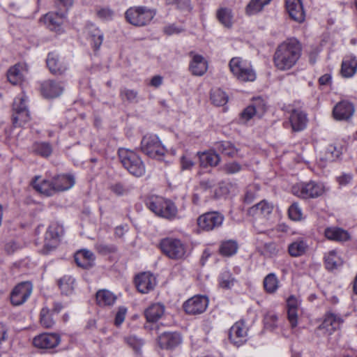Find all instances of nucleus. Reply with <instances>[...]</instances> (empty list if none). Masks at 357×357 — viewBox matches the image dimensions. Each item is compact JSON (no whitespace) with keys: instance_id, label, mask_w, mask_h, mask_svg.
<instances>
[{"instance_id":"nucleus-1","label":"nucleus","mask_w":357,"mask_h":357,"mask_svg":"<svg viewBox=\"0 0 357 357\" xmlns=\"http://www.w3.org/2000/svg\"><path fill=\"white\" fill-rule=\"evenodd\" d=\"M302 52L300 42L294 38H289L280 43L273 55L275 67L280 71L291 69L298 61Z\"/></svg>"},{"instance_id":"nucleus-2","label":"nucleus","mask_w":357,"mask_h":357,"mask_svg":"<svg viewBox=\"0 0 357 357\" xmlns=\"http://www.w3.org/2000/svg\"><path fill=\"white\" fill-rule=\"evenodd\" d=\"M230 71L240 82H254L257 75L251 62L242 57H234L229 63Z\"/></svg>"},{"instance_id":"nucleus-3","label":"nucleus","mask_w":357,"mask_h":357,"mask_svg":"<svg viewBox=\"0 0 357 357\" xmlns=\"http://www.w3.org/2000/svg\"><path fill=\"white\" fill-rule=\"evenodd\" d=\"M146 206L155 215L165 218L172 219L177 214V208L174 204L162 197H149L146 201Z\"/></svg>"},{"instance_id":"nucleus-4","label":"nucleus","mask_w":357,"mask_h":357,"mask_svg":"<svg viewBox=\"0 0 357 357\" xmlns=\"http://www.w3.org/2000/svg\"><path fill=\"white\" fill-rule=\"evenodd\" d=\"M119 156L123 167L133 176H142L146 172L145 165L140 157L134 151L121 149Z\"/></svg>"},{"instance_id":"nucleus-5","label":"nucleus","mask_w":357,"mask_h":357,"mask_svg":"<svg viewBox=\"0 0 357 357\" xmlns=\"http://www.w3.org/2000/svg\"><path fill=\"white\" fill-rule=\"evenodd\" d=\"M155 15V12L146 6L130 7L125 13L127 22L136 26H146Z\"/></svg>"},{"instance_id":"nucleus-6","label":"nucleus","mask_w":357,"mask_h":357,"mask_svg":"<svg viewBox=\"0 0 357 357\" xmlns=\"http://www.w3.org/2000/svg\"><path fill=\"white\" fill-rule=\"evenodd\" d=\"M162 252L172 259H182L187 255V245L180 239L165 238L160 241Z\"/></svg>"},{"instance_id":"nucleus-7","label":"nucleus","mask_w":357,"mask_h":357,"mask_svg":"<svg viewBox=\"0 0 357 357\" xmlns=\"http://www.w3.org/2000/svg\"><path fill=\"white\" fill-rule=\"evenodd\" d=\"M27 97L20 94L15 98L13 105L12 120L15 127H22L30 120V114L26 102Z\"/></svg>"},{"instance_id":"nucleus-8","label":"nucleus","mask_w":357,"mask_h":357,"mask_svg":"<svg viewBox=\"0 0 357 357\" xmlns=\"http://www.w3.org/2000/svg\"><path fill=\"white\" fill-rule=\"evenodd\" d=\"M142 151L150 158H156L165 153V148L159 137L154 134L144 135L141 141Z\"/></svg>"},{"instance_id":"nucleus-9","label":"nucleus","mask_w":357,"mask_h":357,"mask_svg":"<svg viewBox=\"0 0 357 357\" xmlns=\"http://www.w3.org/2000/svg\"><path fill=\"white\" fill-rule=\"evenodd\" d=\"M292 192L303 199L316 198L323 195L324 187L313 181L301 183L293 186Z\"/></svg>"},{"instance_id":"nucleus-10","label":"nucleus","mask_w":357,"mask_h":357,"mask_svg":"<svg viewBox=\"0 0 357 357\" xmlns=\"http://www.w3.org/2000/svg\"><path fill=\"white\" fill-rule=\"evenodd\" d=\"M224 216L220 213L213 211L201 215L197 220L199 229L209 231L220 227L223 222Z\"/></svg>"},{"instance_id":"nucleus-11","label":"nucleus","mask_w":357,"mask_h":357,"mask_svg":"<svg viewBox=\"0 0 357 357\" xmlns=\"http://www.w3.org/2000/svg\"><path fill=\"white\" fill-rule=\"evenodd\" d=\"M61 342V337L56 333H44L33 339L35 347L43 350H50L56 347Z\"/></svg>"},{"instance_id":"nucleus-12","label":"nucleus","mask_w":357,"mask_h":357,"mask_svg":"<svg viewBox=\"0 0 357 357\" xmlns=\"http://www.w3.org/2000/svg\"><path fill=\"white\" fill-rule=\"evenodd\" d=\"M208 300L204 296L197 295L183 303L184 311L192 315H196L203 313L207 308Z\"/></svg>"},{"instance_id":"nucleus-13","label":"nucleus","mask_w":357,"mask_h":357,"mask_svg":"<svg viewBox=\"0 0 357 357\" xmlns=\"http://www.w3.org/2000/svg\"><path fill=\"white\" fill-rule=\"evenodd\" d=\"M32 292V284L29 282L20 283L13 289L10 294L13 305H20L24 303Z\"/></svg>"},{"instance_id":"nucleus-14","label":"nucleus","mask_w":357,"mask_h":357,"mask_svg":"<svg viewBox=\"0 0 357 357\" xmlns=\"http://www.w3.org/2000/svg\"><path fill=\"white\" fill-rule=\"evenodd\" d=\"M343 319L334 313H327L325 315L323 322L318 327V331L324 335H331L342 324Z\"/></svg>"},{"instance_id":"nucleus-15","label":"nucleus","mask_w":357,"mask_h":357,"mask_svg":"<svg viewBox=\"0 0 357 357\" xmlns=\"http://www.w3.org/2000/svg\"><path fill=\"white\" fill-rule=\"evenodd\" d=\"M355 112L354 105L348 100L337 102L333 109V117L337 121H347L352 117Z\"/></svg>"},{"instance_id":"nucleus-16","label":"nucleus","mask_w":357,"mask_h":357,"mask_svg":"<svg viewBox=\"0 0 357 357\" xmlns=\"http://www.w3.org/2000/svg\"><path fill=\"white\" fill-rule=\"evenodd\" d=\"M248 328L245 322L241 321L236 322L229 331L230 340L238 347L246 342Z\"/></svg>"},{"instance_id":"nucleus-17","label":"nucleus","mask_w":357,"mask_h":357,"mask_svg":"<svg viewBox=\"0 0 357 357\" xmlns=\"http://www.w3.org/2000/svg\"><path fill=\"white\" fill-rule=\"evenodd\" d=\"M46 63L50 71L54 75H62L68 69L65 60L56 52L48 54Z\"/></svg>"},{"instance_id":"nucleus-18","label":"nucleus","mask_w":357,"mask_h":357,"mask_svg":"<svg viewBox=\"0 0 357 357\" xmlns=\"http://www.w3.org/2000/svg\"><path fill=\"white\" fill-rule=\"evenodd\" d=\"M155 284V278L149 272L142 273L135 278L136 287L142 294H146L153 289Z\"/></svg>"},{"instance_id":"nucleus-19","label":"nucleus","mask_w":357,"mask_h":357,"mask_svg":"<svg viewBox=\"0 0 357 357\" xmlns=\"http://www.w3.org/2000/svg\"><path fill=\"white\" fill-rule=\"evenodd\" d=\"M266 110V105L263 100L257 98L254 102L247 107L241 114V120L245 123L251 119L255 115L261 116Z\"/></svg>"},{"instance_id":"nucleus-20","label":"nucleus","mask_w":357,"mask_h":357,"mask_svg":"<svg viewBox=\"0 0 357 357\" xmlns=\"http://www.w3.org/2000/svg\"><path fill=\"white\" fill-rule=\"evenodd\" d=\"M286 8L294 20L299 23L305 20V13L301 0H286Z\"/></svg>"},{"instance_id":"nucleus-21","label":"nucleus","mask_w":357,"mask_h":357,"mask_svg":"<svg viewBox=\"0 0 357 357\" xmlns=\"http://www.w3.org/2000/svg\"><path fill=\"white\" fill-rule=\"evenodd\" d=\"M32 185L36 191L46 196H52L57 192L53 178L48 180L36 176L32 182Z\"/></svg>"},{"instance_id":"nucleus-22","label":"nucleus","mask_w":357,"mask_h":357,"mask_svg":"<svg viewBox=\"0 0 357 357\" xmlns=\"http://www.w3.org/2000/svg\"><path fill=\"white\" fill-rule=\"evenodd\" d=\"M182 342V337L178 333H163L158 338V343L160 348L172 349Z\"/></svg>"},{"instance_id":"nucleus-23","label":"nucleus","mask_w":357,"mask_h":357,"mask_svg":"<svg viewBox=\"0 0 357 357\" xmlns=\"http://www.w3.org/2000/svg\"><path fill=\"white\" fill-rule=\"evenodd\" d=\"M208 69V63L205 59L197 54H192V59L189 70L193 75L202 76Z\"/></svg>"},{"instance_id":"nucleus-24","label":"nucleus","mask_w":357,"mask_h":357,"mask_svg":"<svg viewBox=\"0 0 357 357\" xmlns=\"http://www.w3.org/2000/svg\"><path fill=\"white\" fill-rule=\"evenodd\" d=\"M59 243V228L50 226L45 235L44 251L48 252L57 247Z\"/></svg>"},{"instance_id":"nucleus-25","label":"nucleus","mask_w":357,"mask_h":357,"mask_svg":"<svg viewBox=\"0 0 357 357\" xmlns=\"http://www.w3.org/2000/svg\"><path fill=\"white\" fill-rule=\"evenodd\" d=\"M273 210V204L267 202L266 200H262L259 203L250 207L248 212L249 215L256 218H266L268 217Z\"/></svg>"},{"instance_id":"nucleus-26","label":"nucleus","mask_w":357,"mask_h":357,"mask_svg":"<svg viewBox=\"0 0 357 357\" xmlns=\"http://www.w3.org/2000/svg\"><path fill=\"white\" fill-rule=\"evenodd\" d=\"M86 38L94 50H98L102 43L103 33L93 24L88 25L85 29Z\"/></svg>"},{"instance_id":"nucleus-27","label":"nucleus","mask_w":357,"mask_h":357,"mask_svg":"<svg viewBox=\"0 0 357 357\" xmlns=\"http://www.w3.org/2000/svg\"><path fill=\"white\" fill-rule=\"evenodd\" d=\"M75 261L77 266L84 268H89L93 266L95 256L92 252L83 249L75 253Z\"/></svg>"},{"instance_id":"nucleus-28","label":"nucleus","mask_w":357,"mask_h":357,"mask_svg":"<svg viewBox=\"0 0 357 357\" xmlns=\"http://www.w3.org/2000/svg\"><path fill=\"white\" fill-rule=\"evenodd\" d=\"M63 86L52 80L44 82L41 85V91L46 98H53L59 96L63 92Z\"/></svg>"},{"instance_id":"nucleus-29","label":"nucleus","mask_w":357,"mask_h":357,"mask_svg":"<svg viewBox=\"0 0 357 357\" xmlns=\"http://www.w3.org/2000/svg\"><path fill=\"white\" fill-rule=\"evenodd\" d=\"M307 121L306 114L298 109L293 110L289 116V121L294 131L303 130L306 126Z\"/></svg>"},{"instance_id":"nucleus-30","label":"nucleus","mask_w":357,"mask_h":357,"mask_svg":"<svg viewBox=\"0 0 357 357\" xmlns=\"http://www.w3.org/2000/svg\"><path fill=\"white\" fill-rule=\"evenodd\" d=\"M65 18L64 13L50 12L44 16L43 20L50 29L57 31L59 30L60 26L64 22Z\"/></svg>"},{"instance_id":"nucleus-31","label":"nucleus","mask_w":357,"mask_h":357,"mask_svg":"<svg viewBox=\"0 0 357 357\" xmlns=\"http://www.w3.org/2000/svg\"><path fill=\"white\" fill-rule=\"evenodd\" d=\"M199 159L200 166L203 167H215L220 162V157L215 152L212 151H204L197 153Z\"/></svg>"},{"instance_id":"nucleus-32","label":"nucleus","mask_w":357,"mask_h":357,"mask_svg":"<svg viewBox=\"0 0 357 357\" xmlns=\"http://www.w3.org/2000/svg\"><path fill=\"white\" fill-rule=\"evenodd\" d=\"M288 319L292 327L297 326L298 323V310L299 301L294 296H291L287 300Z\"/></svg>"},{"instance_id":"nucleus-33","label":"nucleus","mask_w":357,"mask_h":357,"mask_svg":"<svg viewBox=\"0 0 357 357\" xmlns=\"http://www.w3.org/2000/svg\"><path fill=\"white\" fill-rule=\"evenodd\" d=\"M326 238L334 241H346L349 238V233L340 227H328L324 231Z\"/></svg>"},{"instance_id":"nucleus-34","label":"nucleus","mask_w":357,"mask_h":357,"mask_svg":"<svg viewBox=\"0 0 357 357\" xmlns=\"http://www.w3.org/2000/svg\"><path fill=\"white\" fill-rule=\"evenodd\" d=\"M26 73L25 68L21 64H16L9 68L7 73L8 80L14 85L20 84Z\"/></svg>"},{"instance_id":"nucleus-35","label":"nucleus","mask_w":357,"mask_h":357,"mask_svg":"<svg viewBox=\"0 0 357 357\" xmlns=\"http://www.w3.org/2000/svg\"><path fill=\"white\" fill-rule=\"evenodd\" d=\"M165 307L160 303H153L144 312L146 319L148 322H156L164 314Z\"/></svg>"},{"instance_id":"nucleus-36","label":"nucleus","mask_w":357,"mask_h":357,"mask_svg":"<svg viewBox=\"0 0 357 357\" xmlns=\"http://www.w3.org/2000/svg\"><path fill=\"white\" fill-rule=\"evenodd\" d=\"M57 192L68 190L75 185V178L72 175H58L53 178Z\"/></svg>"},{"instance_id":"nucleus-37","label":"nucleus","mask_w":357,"mask_h":357,"mask_svg":"<svg viewBox=\"0 0 357 357\" xmlns=\"http://www.w3.org/2000/svg\"><path fill=\"white\" fill-rule=\"evenodd\" d=\"M357 68V60L353 56H347L342 63L341 73L344 77H352Z\"/></svg>"},{"instance_id":"nucleus-38","label":"nucleus","mask_w":357,"mask_h":357,"mask_svg":"<svg viewBox=\"0 0 357 357\" xmlns=\"http://www.w3.org/2000/svg\"><path fill=\"white\" fill-rule=\"evenodd\" d=\"M116 296L111 291L102 289L96 293V301L100 306H109L116 301Z\"/></svg>"},{"instance_id":"nucleus-39","label":"nucleus","mask_w":357,"mask_h":357,"mask_svg":"<svg viewBox=\"0 0 357 357\" xmlns=\"http://www.w3.org/2000/svg\"><path fill=\"white\" fill-rule=\"evenodd\" d=\"M218 149L223 155L229 158H243L240 150L229 142H222L218 144Z\"/></svg>"},{"instance_id":"nucleus-40","label":"nucleus","mask_w":357,"mask_h":357,"mask_svg":"<svg viewBox=\"0 0 357 357\" xmlns=\"http://www.w3.org/2000/svg\"><path fill=\"white\" fill-rule=\"evenodd\" d=\"M263 286L268 294H274L280 287V281L274 273L268 274L264 279Z\"/></svg>"},{"instance_id":"nucleus-41","label":"nucleus","mask_w":357,"mask_h":357,"mask_svg":"<svg viewBox=\"0 0 357 357\" xmlns=\"http://www.w3.org/2000/svg\"><path fill=\"white\" fill-rule=\"evenodd\" d=\"M324 261L326 267L328 270H333L341 266L342 260L335 250H331L325 255Z\"/></svg>"},{"instance_id":"nucleus-42","label":"nucleus","mask_w":357,"mask_h":357,"mask_svg":"<svg viewBox=\"0 0 357 357\" xmlns=\"http://www.w3.org/2000/svg\"><path fill=\"white\" fill-rule=\"evenodd\" d=\"M272 0H250L245 8V13L248 15H256L263 10L264 6L271 3Z\"/></svg>"},{"instance_id":"nucleus-43","label":"nucleus","mask_w":357,"mask_h":357,"mask_svg":"<svg viewBox=\"0 0 357 357\" xmlns=\"http://www.w3.org/2000/svg\"><path fill=\"white\" fill-rule=\"evenodd\" d=\"M216 16L219 22L226 27H230L232 24L233 14L231 10L228 8H220L216 12Z\"/></svg>"},{"instance_id":"nucleus-44","label":"nucleus","mask_w":357,"mask_h":357,"mask_svg":"<svg viewBox=\"0 0 357 357\" xmlns=\"http://www.w3.org/2000/svg\"><path fill=\"white\" fill-rule=\"evenodd\" d=\"M307 249L306 243L302 240H297L289 245L288 251L291 257H297L305 253Z\"/></svg>"},{"instance_id":"nucleus-45","label":"nucleus","mask_w":357,"mask_h":357,"mask_svg":"<svg viewBox=\"0 0 357 357\" xmlns=\"http://www.w3.org/2000/svg\"><path fill=\"white\" fill-rule=\"evenodd\" d=\"M40 323L45 328H52L54 325L55 321L53 317V313L48 308H42L40 313Z\"/></svg>"},{"instance_id":"nucleus-46","label":"nucleus","mask_w":357,"mask_h":357,"mask_svg":"<svg viewBox=\"0 0 357 357\" xmlns=\"http://www.w3.org/2000/svg\"><path fill=\"white\" fill-rule=\"evenodd\" d=\"M74 280L69 275H64L58 280L57 284L61 293L63 294H70L73 291Z\"/></svg>"},{"instance_id":"nucleus-47","label":"nucleus","mask_w":357,"mask_h":357,"mask_svg":"<svg viewBox=\"0 0 357 357\" xmlns=\"http://www.w3.org/2000/svg\"><path fill=\"white\" fill-rule=\"evenodd\" d=\"M211 100L214 105L222 106L227 102L228 97L225 91L220 89H216L211 91Z\"/></svg>"},{"instance_id":"nucleus-48","label":"nucleus","mask_w":357,"mask_h":357,"mask_svg":"<svg viewBox=\"0 0 357 357\" xmlns=\"http://www.w3.org/2000/svg\"><path fill=\"white\" fill-rule=\"evenodd\" d=\"M243 165L236 161L226 162L221 167V170L226 174H234L243 169Z\"/></svg>"},{"instance_id":"nucleus-49","label":"nucleus","mask_w":357,"mask_h":357,"mask_svg":"<svg viewBox=\"0 0 357 357\" xmlns=\"http://www.w3.org/2000/svg\"><path fill=\"white\" fill-rule=\"evenodd\" d=\"M238 245L235 241H227L223 242L220 248V252L222 255L231 256L237 251Z\"/></svg>"},{"instance_id":"nucleus-50","label":"nucleus","mask_w":357,"mask_h":357,"mask_svg":"<svg viewBox=\"0 0 357 357\" xmlns=\"http://www.w3.org/2000/svg\"><path fill=\"white\" fill-rule=\"evenodd\" d=\"M235 282V278L228 271L222 273L219 279V285L222 289H230L234 285Z\"/></svg>"},{"instance_id":"nucleus-51","label":"nucleus","mask_w":357,"mask_h":357,"mask_svg":"<svg viewBox=\"0 0 357 357\" xmlns=\"http://www.w3.org/2000/svg\"><path fill=\"white\" fill-rule=\"evenodd\" d=\"M51 146L45 142H37L33 145V151L43 157H47L52 153Z\"/></svg>"},{"instance_id":"nucleus-52","label":"nucleus","mask_w":357,"mask_h":357,"mask_svg":"<svg viewBox=\"0 0 357 357\" xmlns=\"http://www.w3.org/2000/svg\"><path fill=\"white\" fill-rule=\"evenodd\" d=\"M259 188L255 185H249L245 191L243 202L247 204H250L254 201L257 197V192Z\"/></svg>"},{"instance_id":"nucleus-53","label":"nucleus","mask_w":357,"mask_h":357,"mask_svg":"<svg viewBox=\"0 0 357 357\" xmlns=\"http://www.w3.org/2000/svg\"><path fill=\"white\" fill-rule=\"evenodd\" d=\"M302 211L301 208L296 203H294L289 208V216L293 220H301L302 219Z\"/></svg>"},{"instance_id":"nucleus-54","label":"nucleus","mask_w":357,"mask_h":357,"mask_svg":"<svg viewBox=\"0 0 357 357\" xmlns=\"http://www.w3.org/2000/svg\"><path fill=\"white\" fill-rule=\"evenodd\" d=\"M344 149L345 147L341 144H333L328 147V152L331 155V158L334 160L339 158Z\"/></svg>"},{"instance_id":"nucleus-55","label":"nucleus","mask_w":357,"mask_h":357,"mask_svg":"<svg viewBox=\"0 0 357 357\" xmlns=\"http://www.w3.org/2000/svg\"><path fill=\"white\" fill-rule=\"evenodd\" d=\"M126 341L129 346H130L135 351H138L140 350L143 345V341L136 336L130 335L126 338Z\"/></svg>"},{"instance_id":"nucleus-56","label":"nucleus","mask_w":357,"mask_h":357,"mask_svg":"<svg viewBox=\"0 0 357 357\" xmlns=\"http://www.w3.org/2000/svg\"><path fill=\"white\" fill-rule=\"evenodd\" d=\"M278 316L273 312H268L264 317L266 327L274 328L277 326Z\"/></svg>"},{"instance_id":"nucleus-57","label":"nucleus","mask_w":357,"mask_h":357,"mask_svg":"<svg viewBox=\"0 0 357 357\" xmlns=\"http://www.w3.org/2000/svg\"><path fill=\"white\" fill-rule=\"evenodd\" d=\"M121 98L123 100H126L129 102H133L137 100V92L131 90V89H125L121 91L120 93Z\"/></svg>"},{"instance_id":"nucleus-58","label":"nucleus","mask_w":357,"mask_h":357,"mask_svg":"<svg viewBox=\"0 0 357 357\" xmlns=\"http://www.w3.org/2000/svg\"><path fill=\"white\" fill-rule=\"evenodd\" d=\"M181 165L182 169L189 170L192 168L195 163L189 157L183 155L181 159Z\"/></svg>"},{"instance_id":"nucleus-59","label":"nucleus","mask_w":357,"mask_h":357,"mask_svg":"<svg viewBox=\"0 0 357 357\" xmlns=\"http://www.w3.org/2000/svg\"><path fill=\"white\" fill-rule=\"evenodd\" d=\"M169 4H177L181 9L190 8V2L189 0H166Z\"/></svg>"},{"instance_id":"nucleus-60","label":"nucleus","mask_w":357,"mask_h":357,"mask_svg":"<svg viewBox=\"0 0 357 357\" xmlns=\"http://www.w3.org/2000/svg\"><path fill=\"white\" fill-rule=\"evenodd\" d=\"M126 314V309L124 307H120L117 312L115 317V325L120 326L124 321Z\"/></svg>"},{"instance_id":"nucleus-61","label":"nucleus","mask_w":357,"mask_h":357,"mask_svg":"<svg viewBox=\"0 0 357 357\" xmlns=\"http://www.w3.org/2000/svg\"><path fill=\"white\" fill-rule=\"evenodd\" d=\"M19 248L20 246L13 241L8 242L4 246V250L8 255H12Z\"/></svg>"},{"instance_id":"nucleus-62","label":"nucleus","mask_w":357,"mask_h":357,"mask_svg":"<svg viewBox=\"0 0 357 357\" xmlns=\"http://www.w3.org/2000/svg\"><path fill=\"white\" fill-rule=\"evenodd\" d=\"M352 175L350 174H342L337 178V181L340 185H346L352 180Z\"/></svg>"},{"instance_id":"nucleus-63","label":"nucleus","mask_w":357,"mask_h":357,"mask_svg":"<svg viewBox=\"0 0 357 357\" xmlns=\"http://www.w3.org/2000/svg\"><path fill=\"white\" fill-rule=\"evenodd\" d=\"M111 190L117 195H122L127 192L126 188L121 183H116L110 187Z\"/></svg>"},{"instance_id":"nucleus-64","label":"nucleus","mask_w":357,"mask_h":357,"mask_svg":"<svg viewBox=\"0 0 357 357\" xmlns=\"http://www.w3.org/2000/svg\"><path fill=\"white\" fill-rule=\"evenodd\" d=\"M98 15L102 19H109L113 15V11L109 8H102L98 10Z\"/></svg>"}]
</instances>
